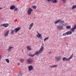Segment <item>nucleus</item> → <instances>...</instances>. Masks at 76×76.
<instances>
[{
    "label": "nucleus",
    "mask_w": 76,
    "mask_h": 76,
    "mask_svg": "<svg viewBox=\"0 0 76 76\" xmlns=\"http://www.w3.org/2000/svg\"><path fill=\"white\" fill-rule=\"evenodd\" d=\"M53 0H47V1H48L49 2H51V1L53 2Z\"/></svg>",
    "instance_id": "c756f323"
},
{
    "label": "nucleus",
    "mask_w": 76,
    "mask_h": 76,
    "mask_svg": "<svg viewBox=\"0 0 76 76\" xmlns=\"http://www.w3.org/2000/svg\"><path fill=\"white\" fill-rule=\"evenodd\" d=\"M57 28L58 29H59V30L61 31V30H63V26L61 25L58 26L57 27Z\"/></svg>",
    "instance_id": "0eeeda50"
},
{
    "label": "nucleus",
    "mask_w": 76,
    "mask_h": 76,
    "mask_svg": "<svg viewBox=\"0 0 76 76\" xmlns=\"http://www.w3.org/2000/svg\"><path fill=\"white\" fill-rule=\"evenodd\" d=\"M15 6L12 5L10 7V9H11V10H14V9H15Z\"/></svg>",
    "instance_id": "2eb2a0df"
},
{
    "label": "nucleus",
    "mask_w": 76,
    "mask_h": 76,
    "mask_svg": "<svg viewBox=\"0 0 76 76\" xmlns=\"http://www.w3.org/2000/svg\"><path fill=\"white\" fill-rule=\"evenodd\" d=\"M28 71L30 72L31 70H33L34 69V67L32 66V65H30L28 67Z\"/></svg>",
    "instance_id": "6e6552de"
},
{
    "label": "nucleus",
    "mask_w": 76,
    "mask_h": 76,
    "mask_svg": "<svg viewBox=\"0 0 76 76\" xmlns=\"http://www.w3.org/2000/svg\"><path fill=\"white\" fill-rule=\"evenodd\" d=\"M51 52L50 51L48 53V54H51Z\"/></svg>",
    "instance_id": "f704fd0d"
},
{
    "label": "nucleus",
    "mask_w": 76,
    "mask_h": 76,
    "mask_svg": "<svg viewBox=\"0 0 76 76\" xmlns=\"http://www.w3.org/2000/svg\"><path fill=\"white\" fill-rule=\"evenodd\" d=\"M5 61H6L8 63H9V60L8 59H6Z\"/></svg>",
    "instance_id": "a878e982"
},
{
    "label": "nucleus",
    "mask_w": 76,
    "mask_h": 76,
    "mask_svg": "<svg viewBox=\"0 0 76 76\" xmlns=\"http://www.w3.org/2000/svg\"><path fill=\"white\" fill-rule=\"evenodd\" d=\"M32 27L31 26H30L29 27V29H31V28H32Z\"/></svg>",
    "instance_id": "473e14b6"
},
{
    "label": "nucleus",
    "mask_w": 76,
    "mask_h": 76,
    "mask_svg": "<svg viewBox=\"0 0 76 76\" xmlns=\"http://www.w3.org/2000/svg\"><path fill=\"white\" fill-rule=\"evenodd\" d=\"M57 67V65H53L52 66H50V67L51 68H53V67Z\"/></svg>",
    "instance_id": "6ab92c4d"
},
{
    "label": "nucleus",
    "mask_w": 76,
    "mask_h": 76,
    "mask_svg": "<svg viewBox=\"0 0 76 76\" xmlns=\"http://www.w3.org/2000/svg\"><path fill=\"white\" fill-rule=\"evenodd\" d=\"M1 26H4V27H5V28H7V26H9V24L8 23H5V24H2L1 25Z\"/></svg>",
    "instance_id": "1a4fd4ad"
},
{
    "label": "nucleus",
    "mask_w": 76,
    "mask_h": 76,
    "mask_svg": "<svg viewBox=\"0 0 76 76\" xmlns=\"http://www.w3.org/2000/svg\"><path fill=\"white\" fill-rule=\"evenodd\" d=\"M33 25H34V23H31V24L30 25V26H31V27H32Z\"/></svg>",
    "instance_id": "7c9ffc66"
},
{
    "label": "nucleus",
    "mask_w": 76,
    "mask_h": 76,
    "mask_svg": "<svg viewBox=\"0 0 76 76\" xmlns=\"http://www.w3.org/2000/svg\"><path fill=\"white\" fill-rule=\"evenodd\" d=\"M18 8H15V9H14L15 12H18Z\"/></svg>",
    "instance_id": "c85d7f7f"
},
{
    "label": "nucleus",
    "mask_w": 76,
    "mask_h": 76,
    "mask_svg": "<svg viewBox=\"0 0 76 76\" xmlns=\"http://www.w3.org/2000/svg\"><path fill=\"white\" fill-rule=\"evenodd\" d=\"M73 54H72L69 57L68 59L65 57H64L62 58V60L64 61H67V60L69 61V60H70L71 58H73Z\"/></svg>",
    "instance_id": "7ed1b4c3"
},
{
    "label": "nucleus",
    "mask_w": 76,
    "mask_h": 76,
    "mask_svg": "<svg viewBox=\"0 0 76 76\" xmlns=\"http://www.w3.org/2000/svg\"><path fill=\"white\" fill-rule=\"evenodd\" d=\"M60 20H57L55 22V24H57V23H58V22H60Z\"/></svg>",
    "instance_id": "a211bd4d"
},
{
    "label": "nucleus",
    "mask_w": 76,
    "mask_h": 76,
    "mask_svg": "<svg viewBox=\"0 0 76 76\" xmlns=\"http://www.w3.org/2000/svg\"><path fill=\"white\" fill-rule=\"evenodd\" d=\"M41 38H42V37H41Z\"/></svg>",
    "instance_id": "a19ab883"
},
{
    "label": "nucleus",
    "mask_w": 76,
    "mask_h": 76,
    "mask_svg": "<svg viewBox=\"0 0 76 76\" xmlns=\"http://www.w3.org/2000/svg\"><path fill=\"white\" fill-rule=\"evenodd\" d=\"M66 29H71V26H66Z\"/></svg>",
    "instance_id": "4be33fe9"
},
{
    "label": "nucleus",
    "mask_w": 76,
    "mask_h": 76,
    "mask_svg": "<svg viewBox=\"0 0 76 76\" xmlns=\"http://www.w3.org/2000/svg\"><path fill=\"white\" fill-rule=\"evenodd\" d=\"M33 11V9H32L31 8H29L27 11V13L28 15H31V12Z\"/></svg>",
    "instance_id": "20e7f679"
},
{
    "label": "nucleus",
    "mask_w": 76,
    "mask_h": 76,
    "mask_svg": "<svg viewBox=\"0 0 76 76\" xmlns=\"http://www.w3.org/2000/svg\"><path fill=\"white\" fill-rule=\"evenodd\" d=\"M72 31H68L66 32V33H64L63 34V36H66V35H70L72 34Z\"/></svg>",
    "instance_id": "39448f33"
},
{
    "label": "nucleus",
    "mask_w": 76,
    "mask_h": 76,
    "mask_svg": "<svg viewBox=\"0 0 76 76\" xmlns=\"http://www.w3.org/2000/svg\"><path fill=\"white\" fill-rule=\"evenodd\" d=\"M3 9V8H2V7H0V10H1V9Z\"/></svg>",
    "instance_id": "c9c22d12"
},
{
    "label": "nucleus",
    "mask_w": 76,
    "mask_h": 76,
    "mask_svg": "<svg viewBox=\"0 0 76 76\" xmlns=\"http://www.w3.org/2000/svg\"><path fill=\"white\" fill-rule=\"evenodd\" d=\"M76 5L73 6H72V9H76Z\"/></svg>",
    "instance_id": "393cba45"
},
{
    "label": "nucleus",
    "mask_w": 76,
    "mask_h": 76,
    "mask_svg": "<svg viewBox=\"0 0 76 76\" xmlns=\"http://www.w3.org/2000/svg\"><path fill=\"white\" fill-rule=\"evenodd\" d=\"M29 57H34L35 56V54H29Z\"/></svg>",
    "instance_id": "b1692460"
},
{
    "label": "nucleus",
    "mask_w": 76,
    "mask_h": 76,
    "mask_svg": "<svg viewBox=\"0 0 76 76\" xmlns=\"http://www.w3.org/2000/svg\"><path fill=\"white\" fill-rule=\"evenodd\" d=\"M9 30H8L4 34V36H5L6 37V36H7L9 34Z\"/></svg>",
    "instance_id": "ddd939ff"
},
{
    "label": "nucleus",
    "mask_w": 76,
    "mask_h": 76,
    "mask_svg": "<svg viewBox=\"0 0 76 76\" xmlns=\"http://www.w3.org/2000/svg\"><path fill=\"white\" fill-rule=\"evenodd\" d=\"M64 21L61 20L60 22L59 23V25H62L63 26L64 25Z\"/></svg>",
    "instance_id": "4468645a"
},
{
    "label": "nucleus",
    "mask_w": 76,
    "mask_h": 76,
    "mask_svg": "<svg viewBox=\"0 0 76 76\" xmlns=\"http://www.w3.org/2000/svg\"><path fill=\"white\" fill-rule=\"evenodd\" d=\"M76 29V24L71 29V31L74 32H75V30Z\"/></svg>",
    "instance_id": "9d476101"
},
{
    "label": "nucleus",
    "mask_w": 76,
    "mask_h": 76,
    "mask_svg": "<svg viewBox=\"0 0 76 76\" xmlns=\"http://www.w3.org/2000/svg\"><path fill=\"white\" fill-rule=\"evenodd\" d=\"M34 19H35V17H34Z\"/></svg>",
    "instance_id": "58836bf2"
},
{
    "label": "nucleus",
    "mask_w": 76,
    "mask_h": 76,
    "mask_svg": "<svg viewBox=\"0 0 76 76\" xmlns=\"http://www.w3.org/2000/svg\"><path fill=\"white\" fill-rule=\"evenodd\" d=\"M52 3H58V1L57 0H53L52 1Z\"/></svg>",
    "instance_id": "aec40b11"
},
{
    "label": "nucleus",
    "mask_w": 76,
    "mask_h": 76,
    "mask_svg": "<svg viewBox=\"0 0 76 76\" xmlns=\"http://www.w3.org/2000/svg\"><path fill=\"white\" fill-rule=\"evenodd\" d=\"M20 29V27H17V28H14V30H12L11 31L10 34H14V32H15V33H17V32H18Z\"/></svg>",
    "instance_id": "f257e3e1"
},
{
    "label": "nucleus",
    "mask_w": 76,
    "mask_h": 76,
    "mask_svg": "<svg viewBox=\"0 0 76 76\" xmlns=\"http://www.w3.org/2000/svg\"><path fill=\"white\" fill-rule=\"evenodd\" d=\"M37 33L38 34H39V33H38V31H37Z\"/></svg>",
    "instance_id": "4c0bfd02"
},
{
    "label": "nucleus",
    "mask_w": 76,
    "mask_h": 76,
    "mask_svg": "<svg viewBox=\"0 0 76 76\" xmlns=\"http://www.w3.org/2000/svg\"><path fill=\"white\" fill-rule=\"evenodd\" d=\"M20 61L21 63H23V62L24 61V59L22 58L20 60Z\"/></svg>",
    "instance_id": "5701e85b"
},
{
    "label": "nucleus",
    "mask_w": 76,
    "mask_h": 76,
    "mask_svg": "<svg viewBox=\"0 0 76 76\" xmlns=\"http://www.w3.org/2000/svg\"><path fill=\"white\" fill-rule=\"evenodd\" d=\"M12 48H14V47L10 46L8 49V52H11V50H10L12 49Z\"/></svg>",
    "instance_id": "9b49d317"
},
{
    "label": "nucleus",
    "mask_w": 76,
    "mask_h": 76,
    "mask_svg": "<svg viewBox=\"0 0 76 76\" xmlns=\"http://www.w3.org/2000/svg\"><path fill=\"white\" fill-rule=\"evenodd\" d=\"M36 36L37 38H40V37L42 36V35H41V34L38 33V34H37Z\"/></svg>",
    "instance_id": "f3484780"
},
{
    "label": "nucleus",
    "mask_w": 76,
    "mask_h": 76,
    "mask_svg": "<svg viewBox=\"0 0 76 76\" xmlns=\"http://www.w3.org/2000/svg\"><path fill=\"white\" fill-rule=\"evenodd\" d=\"M23 51V50H22V51Z\"/></svg>",
    "instance_id": "ea45409f"
},
{
    "label": "nucleus",
    "mask_w": 76,
    "mask_h": 76,
    "mask_svg": "<svg viewBox=\"0 0 76 76\" xmlns=\"http://www.w3.org/2000/svg\"><path fill=\"white\" fill-rule=\"evenodd\" d=\"M43 49L44 47L42 46L39 51H37L34 54V55H37V54H38L39 53H41L42 52V51H43Z\"/></svg>",
    "instance_id": "f03ea898"
},
{
    "label": "nucleus",
    "mask_w": 76,
    "mask_h": 76,
    "mask_svg": "<svg viewBox=\"0 0 76 76\" xmlns=\"http://www.w3.org/2000/svg\"><path fill=\"white\" fill-rule=\"evenodd\" d=\"M62 1L64 3H65L66 2V0H62Z\"/></svg>",
    "instance_id": "2f4dec72"
},
{
    "label": "nucleus",
    "mask_w": 76,
    "mask_h": 76,
    "mask_svg": "<svg viewBox=\"0 0 76 76\" xmlns=\"http://www.w3.org/2000/svg\"><path fill=\"white\" fill-rule=\"evenodd\" d=\"M31 8H33V9H37V6H31Z\"/></svg>",
    "instance_id": "412c9836"
},
{
    "label": "nucleus",
    "mask_w": 76,
    "mask_h": 76,
    "mask_svg": "<svg viewBox=\"0 0 76 76\" xmlns=\"http://www.w3.org/2000/svg\"><path fill=\"white\" fill-rule=\"evenodd\" d=\"M46 1H47V0H46Z\"/></svg>",
    "instance_id": "79ce46f5"
},
{
    "label": "nucleus",
    "mask_w": 76,
    "mask_h": 76,
    "mask_svg": "<svg viewBox=\"0 0 76 76\" xmlns=\"http://www.w3.org/2000/svg\"><path fill=\"white\" fill-rule=\"evenodd\" d=\"M55 58H56L57 61H60L61 59V56H58L57 58L56 57Z\"/></svg>",
    "instance_id": "f8f14e48"
},
{
    "label": "nucleus",
    "mask_w": 76,
    "mask_h": 76,
    "mask_svg": "<svg viewBox=\"0 0 76 76\" xmlns=\"http://www.w3.org/2000/svg\"><path fill=\"white\" fill-rule=\"evenodd\" d=\"M18 76H22V72H20L19 73L18 75Z\"/></svg>",
    "instance_id": "bb28decb"
},
{
    "label": "nucleus",
    "mask_w": 76,
    "mask_h": 76,
    "mask_svg": "<svg viewBox=\"0 0 76 76\" xmlns=\"http://www.w3.org/2000/svg\"><path fill=\"white\" fill-rule=\"evenodd\" d=\"M48 38H49V37H48L45 38L44 39V41H46V39H48Z\"/></svg>",
    "instance_id": "cd10ccee"
},
{
    "label": "nucleus",
    "mask_w": 76,
    "mask_h": 76,
    "mask_svg": "<svg viewBox=\"0 0 76 76\" xmlns=\"http://www.w3.org/2000/svg\"><path fill=\"white\" fill-rule=\"evenodd\" d=\"M27 61L28 64H32L33 63V60L31 58L28 59Z\"/></svg>",
    "instance_id": "423d86ee"
},
{
    "label": "nucleus",
    "mask_w": 76,
    "mask_h": 76,
    "mask_svg": "<svg viewBox=\"0 0 76 76\" xmlns=\"http://www.w3.org/2000/svg\"><path fill=\"white\" fill-rule=\"evenodd\" d=\"M18 66H19V65H20V63H18Z\"/></svg>",
    "instance_id": "e433bc0d"
},
{
    "label": "nucleus",
    "mask_w": 76,
    "mask_h": 76,
    "mask_svg": "<svg viewBox=\"0 0 76 76\" xmlns=\"http://www.w3.org/2000/svg\"><path fill=\"white\" fill-rule=\"evenodd\" d=\"M27 48L28 50H29V51H31L32 50V49L31 48V46H27Z\"/></svg>",
    "instance_id": "dca6fc26"
},
{
    "label": "nucleus",
    "mask_w": 76,
    "mask_h": 76,
    "mask_svg": "<svg viewBox=\"0 0 76 76\" xmlns=\"http://www.w3.org/2000/svg\"><path fill=\"white\" fill-rule=\"evenodd\" d=\"M1 55H0V60H1Z\"/></svg>",
    "instance_id": "72a5a7b5"
}]
</instances>
